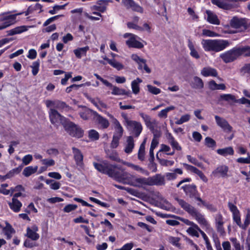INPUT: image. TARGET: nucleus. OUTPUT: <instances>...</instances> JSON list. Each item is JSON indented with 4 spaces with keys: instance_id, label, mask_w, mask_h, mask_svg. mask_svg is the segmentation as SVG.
<instances>
[{
    "instance_id": "28",
    "label": "nucleus",
    "mask_w": 250,
    "mask_h": 250,
    "mask_svg": "<svg viewBox=\"0 0 250 250\" xmlns=\"http://www.w3.org/2000/svg\"><path fill=\"white\" fill-rule=\"evenodd\" d=\"M89 50V47L88 46H85L83 47H78V48L74 49L73 52L76 56L78 59H81L82 56H86L87 52Z\"/></svg>"
},
{
    "instance_id": "21",
    "label": "nucleus",
    "mask_w": 250,
    "mask_h": 250,
    "mask_svg": "<svg viewBox=\"0 0 250 250\" xmlns=\"http://www.w3.org/2000/svg\"><path fill=\"white\" fill-rule=\"evenodd\" d=\"M136 36L131 37L126 41V44L129 48L141 49L144 47V44L136 40Z\"/></svg>"
},
{
    "instance_id": "59",
    "label": "nucleus",
    "mask_w": 250,
    "mask_h": 250,
    "mask_svg": "<svg viewBox=\"0 0 250 250\" xmlns=\"http://www.w3.org/2000/svg\"><path fill=\"white\" fill-rule=\"evenodd\" d=\"M177 220H180L184 222L185 224H186L187 225L191 226L194 228L197 229H199L198 226L194 223L193 222L190 221L188 219L183 218L181 217H180V219H177Z\"/></svg>"
},
{
    "instance_id": "24",
    "label": "nucleus",
    "mask_w": 250,
    "mask_h": 250,
    "mask_svg": "<svg viewBox=\"0 0 250 250\" xmlns=\"http://www.w3.org/2000/svg\"><path fill=\"white\" fill-rule=\"evenodd\" d=\"M139 114L143 119L146 127L150 129H153L154 123L151 121V117L142 112H140Z\"/></svg>"
},
{
    "instance_id": "45",
    "label": "nucleus",
    "mask_w": 250,
    "mask_h": 250,
    "mask_svg": "<svg viewBox=\"0 0 250 250\" xmlns=\"http://www.w3.org/2000/svg\"><path fill=\"white\" fill-rule=\"evenodd\" d=\"M205 145L208 148L214 149L216 146V143L210 137H207L205 139Z\"/></svg>"
},
{
    "instance_id": "47",
    "label": "nucleus",
    "mask_w": 250,
    "mask_h": 250,
    "mask_svg": "<svg viewBox=\"0 0 250 250\" xmlns=\"http://www.w3.org/2000/svg\"><path fill=\"white\" fill-rule=\"evenodd\" d=\"M193 87L195 88L201 89L204 87V83L202 80L197 76H195L193 78Z\"/></svg>"
},
{
    "instance_id": "41",
    "label": "nucleus",
    "mask_w": 250,
    "mask_h": 250,
    "mask_svg": "<svg viewBox=\"0 0 250 250\" xmlns=\"http://www.w3.org/2000/svg\"><path fill=\"white\" fill-rule=\"evenodd\" d=\"M142 82V80L139 78L131 82V88L134 94H137L139 93L140 89L139 83Z\"/></svg>"
},
{
    "instance_id": "9",
    "label": "nucleus",
    "mask_w": 250,
    "mask_h": 250,
    "mask_svg": "<svg viewBox=\"0 0 250 250\" xmlns=\"http://www.w3.org/2000/svg\"><path fill=\"white\" fill-rule=\"evenodd\" d=\"M239 57L237 47H234L229 51L220 54V57L225 63L234 61Z\"/></svg>"
},
{
    "instance_id": "55",
    "label": "nucleus",
    "mask_w": 250,
    "mask_h": 250,
    "mask_svg": "<svg viewBox=\"0 0 250 250\" xmlns=\"http://www.w3.org/2000/svg\"><path fill=\"white\" fill-rule=\"evenodd\" d=\"M148 91L154 95H157L161 93V90L160 88H157L155 86H152L150 84L147 85Z\"/></svg>"
},
{
    "instance_id": "7",
    "label": "nucleus",
    "mask_w": 250,
    "mask_h": 250,
    "mask_svg": "<svg viewBox=\"0 0 250 250\" xmlns=\"http://www.w3.org/2000/svg\"><path fill=\"white\" fill-rule=\"evenodd\" d=\"M48 113L50 122L53 125L60 123L64 126L68 120L54 108H51Z\"/></svg>"
},
{
    "instance_id": "6",
    "label": "nucleus",
    "mask_w": 250,
    "mask_h": 250,
    "mask_svg": "<svg viewBox=\"0 0 250 250\" xmlns=\"http://www.w3.org/2000/svg\"><path fill=\"white\" fill-rule=\"evenodd\" d=\"M94 168L99 172L109 176L111 175V170L113 165L107 160H103L100 163L93 162Z\"/></svg>"
},
{
    "instance_id": "63",
    "label": "nucleus",
    "mask_w": 250,
    "mask_h": 250,
    "mask_svg": "<svg viewBox=\"0 0 250 250\" xmlns=\"http://www.w3.org/2000/svg\"><path fill=\"white\" fill-rule=\"evenodd\" d=\"M94 75L96 77L98 80H99L101 82H102L105 85L108 87H111L112 86V84L111 83H109L107 80L103 79L97 73H95Z\"/></svg>"
},
{
    "instance_id": "35",
    "label": "nucleus",
    "mask_w": 250,
    "mask_h": 250,
    "mask_svg": "<svg viewBox=\"0 0 250 250\" xmlns=\"http://www.w3.org/2000/svg\"><path fill=\"white\" fill-rule=\"evenodd\" d=\"M111 94L114 95H127L128 96L130 94V91H126L124 89L120 88L116 86H113Z\"/></svg>"
},
{
    "instance_id": "20",
    "label": "nucleus",
    "mask_w": 250,
    "mask_h": 250,
    "mask_svg": "<svg viewBox=\"0 0 250 250\" xmlns=\"http://www.w3.org/2000/svg\"><path fill=\"white\" fill-rule=\"evenodd\" d=\"M2 232L6 236L7 240H10L12 237V235L15 234L16 231L12 226L8 222H5V226L2 228Z\"/></svg>"
},
{
    "instance_id": "23",
    "label": "nucleus",
    "mask_w": 250,
    "mask_h": 250,
    "mask_svg": "<svg viewBox=\"0 0 250 250\" xmlns=\"http://www.w3.org/2000/svg\"><path fill=\"white\" fill-rule=\"evenodd\" d=\"M111 2L110 0H99L97 2L98 5H95L93 9L101 13L104 12L106 10V6L108 2Z\"/></svg>"
},
{
    "instance_id": "14",
    "label": "nucleus",
    "mask_w": 250,
    "mask_h": 250,
    "mask_svg": "<svg viewBox=\"0 0 250 250\" xmlns=\"http://www.w3.org/2000/svg\"><path fill=\"white\" fill-rule=\"evenodd\" d=\"M45 104L48 108L53 107L59 110L65 109L69 107V105L65 102L60 100H47Z\"/></svg>"
},
{
    "instance_id": "25",
    "label": "nucleus",
    "mask_w": 250,
    "mask_h": 250,
    "mask_svg": "<svg viewBox=\"0 0 250 250\" xmlns=\"http://www.w3.org/2000/svg\"><path fill=\"white\" fill-rule=\"evenodd\" d=\"M31 26H27L25 25H21L16 27L7 31L8 36H13L16 34L22 33L28 30L29 27Z\"/></svg>"
},
{
    "instance_id": "60",
    "label": "nucleus",
    "mask_w": 250,
    "mask_h": 250,
    "mask_svg": "<svg viewBox=\"0 0 250 250\" xmlns=\"http://www.w3.org/2000/svg\"><path fill=\"white\" fill-rule=\"evenodd\" d=\"M202 35L204 36L210 37H216L217 36V34L215 32L206 29L203 30Z\"/></svg>"
},
{
    "instance_id": "8",
    "label": "nucleus",
    "mask_w": 250,
    "mask_h": 250,
    "mask_svg": "<svg viewBox=\"0 0 250 250\" xmlns=\"http://www.w3.org/2000/svg\"><path fill=\"white\" fill-rule=\"evenodd\" d=\"M185 194L190 198H194L198 201V198H201L198 191L196 186L194 184H186L181 187Z\"/></svg>"
},
{
    "instance_id": "12",
    "label": "nucleus",
    "mask_w": 250,
    "mask_h": 250,
    "mask_svg": "<svg viewBox=\"0 0 250 250\" xmlns=\"http://www.w3.org/2000/svg\"><path fill=\"white\" fill-rule=\"evenodd\" d=\"M215 119L217 125L221 127L225 132L229 133L232 131V127L226 119L221 118L218 115L215 116Z\"/></svg>"
},
{
    "instance_id": "3",
    "label": "nucleus",
    "mask_w": 250,
    "mask_h": 250,
    "mask_svg": "<svg viewBox=\"0 0 250 250\" xmlns=\"http://www.w3.org/2000/svg\"><path fill=\"white\" fill-rule=\"evenodd\" d=\"M109 177L115 181L123 184H127L131 179L132 175L125 171L122 166L113 165L111 170V175Z\"/></svg>"
},
{
    "instance_id": "56",
    "label": "nucleus",
    "mask_w": 250,
    "mask_h": 250,
    "mask_svg": "<svg viewBox=\"0 0 250 250\" xmlns=\"http://www.w3.org/2000/svg\"><path fill=\"white\" fill-rule=\"evenodd\" d=\"M127 28L129 29H133L138 31H143L144 28L142 27H141L137 25V24L132 22H128L126 24Z\"/></svg>"
},
{
    "instance_id": "17",
    "label": "nucleus",
    "mask_w": 250,
    "mask_h": 250,
    "mask_svg": "<svg viewBox=\"0 0 250 250\" xmlns=\"http://www.w3.org/2000/svg\"><path fill=\"white\" fill-rule=\"evenodd\" d=\"M128 127L133 129L135 136L138 137L143 130V126L140 122L132 121L128 122Z\"/></svg>"
},
{
    "instance_id": "18",
    "label": "nucleus",
    "mask_w": 250,
    "mask_h": 250,
    "mask_svg": "<svg viewBox=\"0 0 250 250\" xmlns=\"http://www.w3.org/2000/svg\"><path fill=\"white\" fill-rule=\"evenodd\" d=\"M108 116L110 119H112L113 123L114 125L115 131L114 133V134L122 137L124 129L119 121L116 118H114L112 114H108Z\"/></svg>"
},
{
    "instance_id": "62",
    "label": "nucleus",
    "mask_w": 250,
    "mask_h": 250,
    "mask_svg": "<svg viewBox=\"0 0 250 250\" xmlns=\"http://www.w3.org/2000/svg\"><path fill=\"white\" fill-rule=\"evenodd\" d=\"M190 119V116L188 114H185L181 116L180 119L177 121L175 123L177 125H181L184 123L188 121Z\"/></svg>"
},
{
    "instance_id": "22",
    "label": "nucleus",
    "mask_w": 250,
    "mask_h": 250,
    "mask_svg": "<svg viewBox=\"0 0 250 250\" xmlns=\"http://www.w3.org/2000/svg\"><path fill=\"white\" fill-rule=\"evenodd\" d=\"M167 139L168 143L171 146L173 150L180 151L182 150V147L179 145L178 142L175 140L171 133L168 132L166 134Z\"/></svg>"
},
{
    "instance_id": "37",
    "label": "nucleus",
    "mask_w": 250,
    "mask_h": 250,
    "mask_svg": "<svg viewBox=\"0 0 250 250\" xmlns=\"http://www.w3.org/2000/svg\"><path fill=\"white\" fill-rule=\"evenodd\" d=\"M182 165L187 170L190 171L195 174H196L199 177L204 174L201 170L194 166L186 163H183Z\"/></svg>"
},
{
    "instance_id": "2",
    "label": "nucleus",
    "mask_w": 250,
    "mask_h": 250,
    "mask_svg": "<svg viewBox=\"0 0 250 250\" xmlns=\"http://www.w3.org/2000/svg\"><path fill=\"white\" fill-rule=\"evenodd\" d=\"M176 200L181 207L189 214L194 217L200 225L204 226L208 225V222L205 219L204 215L200 213L194 207L183 199L176 198Z\"/></svg>"
},
{
    "instance_id": "19",
    "label": "nucleus",
    "mask_w": 250,
    "mask_h": 250,
    "mask_svg": "<svg viewBox=\"0 0 250 250\" xmlns=\"http://www.w3.org/2000/svg\"><path fill=\"white\" fill-rule=\"evenodd\" d=\"M72 151L74 154V158L76 164L78 166H82L83 165V156L82 153L79 149L75 147H72Z\"/></svg>"
},
{
    "instance_id": "39",
    "label": "nucleus",
    "mask_w": 250,
    "mask_h": 250,
    "mask_svg": "<svg viewBox=\"0 0 250 250\" xmlns=\"http://www.w3.org/2000/svg\"><path fill=\"white\" fill-rule=\"evenodd\" d=\"M108 158L112 161L119 162L120 158L118 152L115 150H108L106 151Z\"/></svg>"
},
{
    "instance_id": "44",
    "label": "nucleus",
    "mask_w": 250,
    "mask_h": 250,
    "mask_svg": "<svg viewBox=\"0 0 250 250\" xmlns=\"http://www.w3.org/2000/svg\"><path fill=\"white\" fill-rule=\"evenodd\" d=\"M23 167V165H20L18 167L13 168L10 170L7 173L8 178L9 179L13 177L14 175L19 174Z\"/></svg>"
},
{
    "instance_id": "34",
    "label": "nucleus",
    "mask_w": 250,
    "mask_h": 250,
    "mask_svg": "<svg viewBox=\"0 0 250 250\" xmlns=\"http://www.w3.org/2000/svg\"><path fill=\"white\" fill-rule=\"evenodd\" d=\"M234 150L231 146H229L217 150V153L218 154L224 157H226L228 155H233L234 154Z\"/></svg>"
},
{
    "instance_id": "32",
    "label": "nucleus",
    "mask_w": 250,
    "mask_h": 250,
    "mask_svg": "<svg viewBox=\"0 0 250 250\" xmlns=\"http://www.w3.org/2000/svg\"><path fill=\"white\" fill-rule=\"evenodd\" d=\"M188 46L190 51V56L196 59H199L200 57V55L197 51L195 49L193 42L190 39H188Z\"/></svg>"
},
{
    "instance_id": "58",
    "label": "nucleus",
    "mask_w": 250,
    "mask_h": 250,
    "mask_svg": "<svg viewBox=\"0 0 250 250\" xmlns=\"http://www.w3.org/2000/svg\"><path fill=\"white\" fill-rule=\"evenodd\" d=\"M131 58L136 62H137L139 64V69L142 68V65L140 64L141 63H145V60L142 58H141L139 56L136 54H133L132 55Z\"/></svg>"
},
{
    "instance_id": "43",
    "label": "nucleus",
    "mask_w": 250,
    "mask_h": 250,
    "mask_svg": "<svg viewBox=\"0 0 250 250\" xmlns=\"http://www.w3.org/2000/svg\"><path fill=\"white\" fill-rule=\"evenodd\" d=\"M250 224V208L246 209V212L245 215V220L244 223L242 224V229L246 230Z\"/></svg>"
},
{
    "instance_id": "54",
    "label": "nucleus",
    "mask_w": 250,
    "mask_h": 250,
    "mask_svg": "<svg viewBox=\"0 0 250 250\" xmlns=\"http://www.w3.org/2000/svg\"><path fill=\"white\" fill-rule=\"evenodd\" d=\"M220 97L221 100L227 102H229V101H235V96L230 94H223L220 95Z\"/></svg>"
},
{
    "instance_id": "29",
    "label": "nucleus",
    "mask_w": 250,
    "mask_h": 250,
    "mask_svg": "<svg viewBox=\"0 0 250 250\" xmlns=\"http://www.w3.org/2000/svg\"><path fill=\"white\" fill-rule=\"evenodd\" d=\"M9 206L15 212H19L22 207V203L18 199L12 198V202L9 203Z\"/></svg>"
},
{
    "instance_id": "61",
    "label": "nucleus",
    "mask_w": 250,
    "mask_h": 250,
    "mask_svg": "<svg viewBox=\"0 0 250 250\" xmlns=\"http://www.w3.org/2000/svg\"><path fill=\"white\" fill-rule=\"evenodd\" d=\"M187 158L190 163L198 167H201L202 163L199 162L196 158L193 157L189 155H188Z\"/></svg>"
},
{
    "instance_id": "5",
    "label": "nucleus",
    "mask_w": 250,
    "mask_h": 250,
    "mask_svg": "<svg viewBox=\"0 0 250 250\" xmlns=\"http://www.w3.org/2000/svg\"><path fill=\"white\" fill-rule=\"evenodd\" d=\"M63 127L69 135L73 137L81 138L83 136V130L79 125L69 120Z\"/></svg>"
},
{
    "instance_id": "38",
    "label": "nucleus",
    "mask_w": 250,
    "mask_h": 250,
    "mask_svg": "<svg viewBox=\"0 0 250 250\" xmlns=\"http://www.w3.org/2000/svg\"><path fill=\"white\" fill-rule=\"evenodd\" d=\"M93 111L89 108H86L79 113V115L81 118L84 120H89L93 114Z\"/></svg>"
},
{
    "instance_id": "15",
    "label": "nucleus",
    "mask_w": 250,
    "mask_h": 250,
    "mask_svg": "<svg viewBox=\"0 0 250 250\" xmlns=\"http://www.w3.org/2000/svg\"><path fill=\"white\" fill-rule=\"evenodd\" d=\"M229 171V167L226 165H221L217 167L212 172V174L215 177H227Z\"/></svg>"
},
{
    "instance_id": "30",
    "label": "nucleus",
    "mask_w": 250,
    "mask_h": 250,
    "mask_svg": "<svg viewBox=\"0 0 250 250\" xmlns=\"http://www.w3.org/2000/svg\"><path fill=\"white\" fill-rule=\"evenodd\" d=\"M201 74L205 77H217L218 75L217 70L210 67H204L201 71Z\"/></svg>"
},
{
    "instance_id": "42",
    "label": "nucleus",
    "mask_w": 250,
    "mask_h": 250,
    "mask_svg": "<svg viewBox=\"0 0 250 250\" xmlns=\"http://www.w3.org/2000/svg\"><path fill=\"white\" fill-rule=\"evenodd\" d=\"M38 170V166L34 167L32 166H28L24 168L22 174L25 177H29L32 174L37 172Z\"/></svg>"
},
{
    "instance_id": "36",
    "label": "nucleus",
    "mask_w": 250,
    "mask_h": 250,
    "mask_svg": "<svg viewBox=\"0 0 250 250\" xmlns=\"http://www.w3.org/2000/svg\"><path fill=\"white\" fill-rule=\"evenodd\" d=\"M24 235L33 241H37L40 238L39 234L35 232L34 231H32V229L30 227L27 228L26 233Z\"/></svg>"
},
{
    "instance_id": "53",
    "label": "nucleus",
    "mask_w": 250,
    "mask_h": 250,
    "mask_svg": "<svg viewBox=\"0 0 250 250\" xmlns=\"http://www.w3.org/2000/svg\"><path fill=\"white\" fill-rule=\"evenodd\" d=\"M232 218L234 222L242 229V223L241 220L240 211L232 214Z\"/></svg>"
},
{
    "instance_id": "48",
    "label": "nucleus",
    "mask_w": 250,
    "mask_h": 250,
    "mask_svg": "<svg viewBox=\"0 0 250 250\" xmlns=\"http://www.w3.org/2000/svg\"><path fill=\"white\" fill-rule=\"evenodd\" d=\"M175 109V106L173 105H171L167 107V108L162 109L158 114V116L160 118H166L167 116V113Z\"/></svg>"
},
{
    "instance_id": "57",
    "label": "nucleus",
    "mask_w": 250,
    "mask_h": 250,
    "mask_svg": "<svg viewBox=\"0 0 250 250\" xmlns=\"http://www.w3.org/2000/svg\"><path fill=\"white\" fill-rule=\"evenodd\" d=\"M78 206L75 204H68L66 205L63 208V211L64 212L69 213L71 211L75 210Z\"/></svg>"
},
{
    "instance_id": "16",
    "label": "nucleus",
    "mask_w": 250,
    "mask_h": 250,
    "mask_svg": "<svg viewBox=\"0 0 250 250\" xmlns=\"http://www.w3.org/2000/svg\"><path fill=\"white\" fill-rule=\"evenodd\" d=\"M93 115L96 117V121L100 125L101 128L106 129L109 127L110 124L106 118L103 117L96 111L93 112Z\"/></svg>"
},
{
    "instance_id": "26",
    "label": "nucleus",
    "mask_w": 250,
    "mask_h": 250,
    "mask_svg": "<svg viewBox=\"0 0 250 250\" xmlns=\"http://www.w3.org/2000/svg\"><path fill=\"white\" fill-rule=\"evenodd\" d=\"M102 58L104 61H106L113 68L117 70H121L124 68V65L121 63L116 61L114 59H109L106 56H103Z\"/></svg>"
},
{
    "instance_id": "33",
    "label": "nucleus",
    "mask_w": 250,
    "mask_h": 250,
    "mask_svg": "<svg viewBox=\"0 0 250 250\" xmlns=\"http://www.w3.org/2000/svg\"><path fill=\"white\" fill-rule=\"evenodd\" d=\"M206 13L207 14V21L210 23L213 24H219L220 21L218 20L217 16L214 14L211 11L207 10Z\"/></svg>"
},
{
    "instance_id": "11",
    "label": "nucleus",
    "mask_w": 250,
    "mask_h": 250,
    "mask_svg": "<svg viewBox=\"0 0 250 250\" xmlns=\"http://www.w3.org/2000/svg\"><path fill=\"white\" fill-rule=\"evenodd\" d=\"M4 14H2L3 16L0 18V21H3L2 24L4 26L6 25L7 28L14 24L16 22L17 16L22 15V13H16L14 14L5 16H4Z\"/></svg>"
},
{
    "instance_id": "49",
    "label": "nucleus",
    "mask_w": 250,
    "mask_h": 250,
    "mask_svg": "<svg viewBox=\"0 0 250 250\" xmlns=\"http://www.w3.org/2000/svg\"><path fill=\"white\" fill-rule=\"evenodd\" d=\"M145 155V146L144 143H142L139 147V149L138 153V159L141 161L144 160Z\"/></svg>"
},
{
    "instance_id": "64",
    "label": "nucleus",
    "mask_w": 250,
    "mask_h": 250,
    "mask_svg": "<svg viewBox=\"0 0 250 250\" xmlns=\"http://www.w3.org/2000/svg\"><path fill=\"white\" fill-rule=\"evenodd\" d=\"M241 72L250 76V63L245 64L240 69Z\"/></svg>"
},
{
    "instance_id": "52",
    "label": "nucleus",
    "mask_w": 250,
    "mask_h": 250,
    "mask_svg": "<svg viewBox=\"0 0 250 250\" xmlns=\"http://www.w3.org/2000/svg\"><path fill=\"white\" fill-rule=\"evenodd\" d=\"M40 64V62L39 60L33 62L32 65L31 66L32 68V73L33 75L36 76L39 72Z\"/></svg>"
},
{
    "instance_id": "13",
    "label": "nucleus",
    "mask_w": 250,
    "mask_h": 250,
    "mask_svg": "<svg viewBox=\"0 0 250 250\" xmlns=\"http://www.w3.org/2000/svg\"><path fill=\"white\" fill-rule=\"evenodd\" d=\"M122 2L127 9H131L133 11L140 13L144 12L143 7L136 3L133 0H122Z\"/></svg>"
},
{
    "instance_id": "31",
    "label": "nucleus",
    "mask_w": 250,
    "mask_h": 250,
    "mask_svg": "<svg viewBox=\"0 0 250 250\" xmlns=\"http://www.w3.org/2000/svg\"><path fill=\"white\" fill-rule=\"evenodd\" d=\"M127 144L125 148V152L127 154H130L132 152L134 147V141L131 136L127 137L126 140Z\"/></svg>"
},
{
    "instance_id": "4",
    "label": "nucleus",
    "mask_w": 250,
    "mask_h": 250,
    "mask_svg": "<svg viewBox=\"0 0 250 250\" xmlns=\"http://www.w3.org/2000/svg\"><path fill=\"white\" fill-rule=\"evenodd\" d=\"M138 186L143 185L148 186H163L165 184V177L160 174H157L152 177L148 178H138L135 180Z\"/></svg>"
},
{
    "instance_id": "50",
    "label": "nucleus",
    "mask_w": 250,
    "mask_h": 250,
    "mask_svg": "<svg viewBox=\"0 0 250 250\" xmlns=\"http://www.w3.org/2000/svg\"><path fill=\"white\" fill-rule=\"evenodd\" d=\"M88 137L91 140L97 141L100 138L99 133L95 129H90L88 131Z\"/></svg>"
},
{
    "instance_id": "40",
    "label": "nucleus",
    "mask_w": 250,
    "mask_h": 250,
    "mask_svg": "<svg viewBox=\"0 0 250 250\" xmlns=\"http://www.w3.org/2000/svg\"><path fill=\"white\" fill-rule=\"evenodd\" d=\"M239 56H243L245 57H250V46L246 45L242 47H237Z\"/></svg>"
},
{
    "instance_id": "51",
    "label": "nucleus",
    "mask_w": 250,
    "mask_h": 250,
    "mask_svg": "<svg viewBox=\"0 0 250 250\" xmlns=\"http://www.w3.org/2000/svg\"><path fill=\"white\" fill-rule=\"evenodd\" d=\"M122 137L113 134L112 140L110 144V147L112 148H117L119 144V141Z\"/></svg>"
},
{
    "instance_id": "46",
    "label": "nucleus",
    "mask_w": 250,
    "mask_h": 250,
    "mask_svg": "<svg viewBox=\"0 0 250 250\" xmlns=\"http://www.w3.org/2000/svg\"><path fill=\"white\" fill-rule=\"evenodd\" d=\"M198 201L200 202L206 208L211 212H214L217 211V208L212 204L207 203L202 198H198Z\"/></svg>"
},
{
    "instance_id": "27",
    "label": "nucleus",
    "mask_w": 250,
    "mask_h": 250,
    "mask_svg": "<svg viewBox=\"0 0 250 250\" xmlns=\"http://www.w3.org/2000/svg\"><path fill=\"white\" fill-rule=\"evenodd\" d=\"M211 2L213 5L224 10H229L232 8L231 4L226 2L223 0H211Z\"/></svg>"
},
{
    "instance_id": "10",
    "label": "nucleus",
    "mask_w": 250,
    "mask_h": 250,
    "mask_svg": "<svg viewBox=\"0 0 250 250\" xmlns=\"http://www.w3.org/2000/svg\"><path fill=\"white\" fill-rule=\"evenodd\" d=\"M230 24L231 27L235 28H242L246 30L249 27L248 20L245 18H238L234 17L231 20Z\"/></svg>"
},
{
    "instance_id": "1",
    "label": "nucleus",
    "mask_w": 250,
    "mask_h": 250,
    "mask_svg": "<svg viewBox=\"0 0 250 250\" xmlns=\"http://www.w3.org/2000/svg\"><path fill=\"white\" fill-rule=\"evenodd\" d=\"M201 44L206 51L218 52L229 46V43L227 40L203 39L201 42Z\"/></svg>"
}]
</instances>
